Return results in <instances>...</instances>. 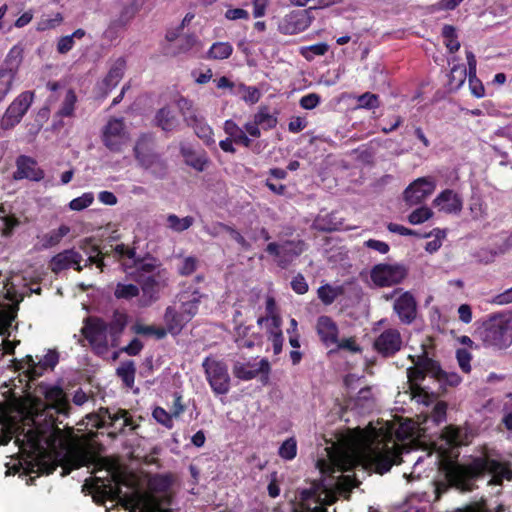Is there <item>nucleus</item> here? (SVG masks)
I'll return each mask as SVG.
<instances>
[{
	"instance_id": "nucleus-3",
	"label": "nucleus",
	"mask_w": 512,
	"mask_h": 512,
	"mask_svg": "<svg viewBox=\"0 0 512 512\" xmlns=\"http://www.w3.org/2000/svg\"><path fill=\"white\" fill-rule=\"evenodd\" d=\"M309 487L299 489L293 512H328L326 506L332 505L337 498L328 488L323 477L307 481Z\"/></svg>"
},
{
	"instance_id": "nucleus-20",
	"label": "nucleus",
	"mask_w": 512,
	"mask_h": 512,
	"mask_svg": "<svg viewBox=\"0 0 512 512\" xmlns=\"http://www.w3.org/2000/svg\"><path fill=\"white\" fill-rule=\"evenodd\" d=\"M42 393L48 403L46 406L47 412L53 410L58 415H69L71 405L62 387L58 385L46 386Z\"/></svg>"
},
{
	"instance_id": "nucleus-64",
	"label": "nucleus",
	"mask_w": 512,
	"mask_h": 512,
	"mask_svg": "<svg viewBox=\"0 0 512 512\" xmlns=\"http://www.w3.org/2000/svg\"><path fill=\"white\" fill-rule=\"evenodd\" d=\"M321 102V97L317 93H309L301 97L299 104L303 109L312 110Z\"/></svg>"
},
{
	"instance_id": "nucleus-47",
	"label": "nucleus",
	"mask_w": 512,
	"mask_h": 512,
	"mask_svg": "<svg viewBox=\"0 0 512 512\" xmlns=\"http://www.w3.org/2000/svg\"><path fill=\"white\" fill-rule=\"evenodd\" d=\"M133 331L143 336H154L158 340L164 339L167 336V330L164 327L155 325L135 324Z\"/></svg>"
},
{
	"instance_id": "nucleus-42",
	"label": "nucleus",
	"mask_w": 512,
	"mask_h": 512,
	"mask_svg": "<svg viewBox=\"0 0 512 512\" xmlns=\"http://www.w3.org/2000/svg\"><path fill=\"white\" fill-rule=\"evenodd\" d=\"M416 363L419 365L425 375L430 374L436 380L438 375L442 374V368L440 367V364L432 358H429L426 352H424L421 356H418Z\"/></svg>"
},
{
	"instance_id": "nucleus-18",
	"label": "nucleus",
	"mask_w": 512,
	"mask_h": 512,
	"mask_svg": "<svg viewBox=\"0 0 512 512\" xmlns=\"http://www.w3.org/2000/svg\"><path fill=\"white\" fill-rule=\"evenodd\" d=\"M16 170L13 172V179L16 181L29 180L31 182H40L45 177L44 170L38 165V162L31 156L19 155L16 158Z\"/></svg>"
},
{
	"instance_id": "nucleus-45",
	"label": "nucleus",
	"mask_w": 512,
	"mask_h": 512,
	"mask_svg": "<svg viewBox=\"0 0 512 512\" xmlns=\"http://www.w3.org/2000/svg\"><path fill=\"white\" fill-rule=\"evenodd\" d=\"M193 223L194 218L192 216H186L183 218H179L175 214H169L167 216V227L174 232L181 233L189 229Z\"/></svg>"
},
{
	"instance_id": "nucleus-28",
	"label": "nucleus",
	"mask_w": 512,
	"mask_h": 512,
	"mask_svg": "<svg viewBox=\"0 0 512 512\" xmlns=\"http://www.w3.org/2000/svg\"><path fill=\"white\" fill-rule=\"evenodd\" d=\"M253 326L239 323L234 328V342L239 349H252L261 336L252 331Z\"/></svg>"
},
{
	"instance_id": "nucleus-46",
	"label": "nucleus",
	"mask_w": 512,
	"mask_h": 512,
	"mask_svg": "<svg viewBox=\"0 0 512 512\" xmlns=\"http://www.w3.org/2000/svg\"><path fill=\"white\" fill-rule=\"evenodd\" d=\"M20 224V219L14 213L11 215H0V230L3 237H11Z\"/></svg>"
},
{
	"instance_id": "nucleus-55",
	"label": "nucleus",
	"mask_w": 512,
	"mask_h": 512,
	"mask_svg": "<svg viewBox=\"0 0 512 512\" xmlns=\"http://www.w3.org/2000/svg\"><path fill=\"white\" fill-rule=\"evenodd\" d=\"M407 377H408L409 383L411 384V389L413 391L421 390V387L419 386V382L423 381L425 379L426 375L423 373L422 369L419 367V365L416 362L413 367H409L407 369Z\"/></svg>"
},
{
	"instance_id": "nucleus-59",
	"label": "nucleus",
	"mask_w": 512,
	"mask_h": 512,
	"mask_svg": "<svg viewBox=\"0 0 512 512\" xmlns=\"http://www.w3.org/2000/svg\"><path fill=\"white\" fill-rule=\"evenodd\" d=\"M15 77L12 73L0 69V102L11 90Z\"/></svg>"
},
{
	"instance_id": "nucleus-60",
	"label": "nucleus",
	"mask_w": 512,
	"mask_h": 512,
	"mask_svg": "<svg viewBox=\"0 0 512 512\" xmlns=\"http://www.w3.org/2000/svg\"><path fill=\"white\" fill-rule=\"evenodd\" d=\"M199 260L194 256L185 257L178 266V274L181 276H189L198 268Z\"/></svg>"
},
{
	"instance_id": "nucleus-53",
	"label": "nucleus",
	"mask_w": 512,
	"mask_h": 512,
	"mask_svg": "<svg viewBox=\"0 0 512 512\" xmlns=\"http://www.w3.org/2000/svg\"><path fill=\"white\" fill-rule=\"evenodd\" d=\"M153 418L161 425H163L167 429H172L174 427L172 412H167L164 408L157 406L152 411Z\"/></svg>"
},
{
	"instance_id": "nucleus-31",
	"label": "nucleus",
	"mask_w": 512,
	"mask_h": 512,
	"mask_svg": "<svg viewBox=\"0 0 512 512\" xmlns=\"http://www.w3.org/2000/svg\"><path fill=\"white\" fill-rule=\"evenodd\" d=\"M126 68V61L123 57L118 58L111 68L109 69L107 75L102 81L103 86L105 87V93L107 94L113 88H115L121 79L124 76V71Z\"/></svg>"
},
{
	"instance_id": "nucleus-39",
	"label": "nucleus",
	"mask_w": 512,
	"mask_h": 512,
	"mask_svg": "<svg viewBox=\"0 0 512 512\" xmlns=\"http://www.w3.org/2000/svg\"><path fill=\"white\" fill-rule=\"evenodd\" d=\"M253 118L256 123H258L260 128L266 131L275 128L278 123L277 116L271 114L269 107L266 105L260 106L257 113L254 114Z\"/></svg>"
},
{
	"instance_id": "nucleus-40",
	"label": "nucleus",
	"mask_w": 512,
	"mask_h": 512,
	"mask_svg": "<svg viewBox=\"0 0 512 512\" xmlns=\"http://www.w3.org/2000/svg\"><path fill=\"white\" fill-rule=\"evenodd\" d=\"M77 103V96L73 89H68L65 97L61 103V106L57 113L56 117L64 118V117H73L74 111Z\"/></svg>"
},
{
	"instance_id": "nucleus-33",
	"label": "nucleus",
	"mask_w": 512,
	"mask_h": 512,
	"mask_svg": "<svg viewBox=\"0 0 512 512\" xmlns=\"http://www.w3.org/2000/svg\"><path fill=\"white\" fill-rule=\"evenodd\" d=\"M282 319L279 315H272L271 326L268 329V340L272 343L273 352L279 355L283 349L284 337L281 330Z\"/></svg>"
},
{
	"instance_id": "nucleus-2",
	"label": "nucleus",
	"mask_w": 512,
	"mask_h": 512,
	"mask_svg": "<svg viewBox=\"0 0 512 512\" xmlns=\"http://www.w3.org/2000/svg\"><path fill=\"white\" fill-rule=\"evenodd\" d=\"M484 347L504 350L512 345V313H493L478 328Z\"/></svg>"
},
{
	"instance_id": "nucleus-22",
	"label": "nucleus",
	"mask_w": 512,
	"mask_h": 512,
	"mask_svg": "<svg viewBox=\"0 0 512 512\" xmlns=\"http://www.w3.org/2000/svg\"><path fill=\"white\" fill-rule=\"evenodd\" d=\"M138 12V6L135 3H130L121 9L119 16L110 21L104 36L109 40H114L118 37L119 32L124 30L132 21Z\"/></svg>"
},
{
	"instance_id": "nucleus-12",
	"label": "nucleus",
	"mask_w": 512,
	"mask_h": 512,
	"mask_svg": "<svg viewBox=\"0 0 512 512\" xmlns=\"http://www.w3.org/2000/svg\"><path fill=\"white\" fill-rule=\"evenodd\" d=\"M408 271L403 264L380 263L372 267L370 278L378 287H390L401 283Z\"/></svg>"
},
{
	"instance_id": "nucleus-41",
	"label": "nucleus",
	"mask_w": 512,
	"mask_h": 512,
	"mask_svg": "<svg viewBox=\"0 0 512 512\" xmlns=\"http://www.w3.org/2000/svg\"><path fill=\"white\" fill-rule=\"evenodd\" d=\"M134 506L140 508L141 512H170L169 509H163L153 498L136 495L130 499Z\"/></svg>"
},
{
	"instance_id": "nucleus-23",
	"label": "nucleus",
	"mask_w": 512,
	"mask_h": 512,
	"mask_svg": "<svg viewBox=\"0 0 512 512\" xmlns=\"http://www.w3.org/2000/svg\"><path fill=\"white\" fill-rule=\"evenodd\" d=\"M393 309L401 323L411 324L417 315V303L410 292H404L394 302Z\"/></svg>"
},
{
	"instance_id": "nucleus-9",
	"label": "nucleus",
	"mask_w": 512,
	"mask_h": 512,
	"mask_svg": "<svg viewBox=\"0 0 512 512\" xmlns=\"http://www.w3.org/2000/svg\"><path fill=\"white\" fill-rule=\"evenodd\" d=\"M308 248L302 239L285 240L282 243L271 242L265 251L275 258L276 264L281 269H287Z\"/></svg>"
},
{
	"instance_id": "nucleus-36",
	"label": "nucleus",
	"mask_w": 512,
	"mask_h": 512,
	"mask_svg": "<svg viewBox=\"0 0 512 512\" xmlns=\"http://www.w3.org/2000/svg\"><path fill=\"white\" fill-rule=\"evenodd\" d=\"M155 121L156 125L166 132L174 131L178 126L175 114L168 107H163L157 111Z\"/></svg>"
},
{
	"instance_id": "nucleus-24",
	"label": "nucleus",
	"mask_w": 512,
	"mask_h": 512,
	"mask_svg": "<svg viewBox=\"0 0 512 512\" xmlns=\"http://www.w3.org/2000/svg\"><path fill=\"white\" fill-rule=\"evenodd\" d=\"M316 331L324 346L330 347L338 343L339 329L331 317L326 315L318 317Z\"/></svg>"
},
{
	"instance_id": "nucleus-7",
	"label": "nucleus",
	"mask_w": 512,
	"mask_h": 512,
	"mask_svg": "<svg viewBox=\"0 0 512 512\" xmlns=\"http://www.w3.org/2000/svg\"><path fill=\"white\" fill-rule=\"evenodd\" d=\"M99 424L98 428L109 427L113 429L110 435H126L136 432L140 427L138 420L134 419L132 414L122 408L112 411L110 408H100L99 410Z\"/></svg>"
},
{
	"instance_id": "nucleus-38",
	"label": "nucleus",
	"mask_w": 512,
	"mask_h": 512,
	"mask_svg": "<svg viewBox=\"0 0 512 512\" xmlns=\"http://www.w3.org/2000/svg\"><path fill=\"white\" fill-rule=\"evenodd\" d=\"M69 232L70 228L67 225H61L58 229L51 230L44 234L41 238L42 248L49 249L58 245Z\"/></svg>"
},
{
	"instance_id": "nucleus-25",
	"label": "nucleus",
	"mask_w": 512,
	"mask_h": 512,
	"mask_svg": "<svg viewBox=\"0 0 512 512\" xmlns=\"http://www.w3.org/2000/svg\"><path fill=\"white\" fill-rule=\"evenodd\" d=\"M433 205L447 214H458L462 211L463 201L458 193L445 189L433 200Z\"/></svg>"
},
{
	"instance_id": "nucleus-57",
	"label": "nucleus",
	"mask_w": 512,
	"mask_h": 512,
	"mask_svg": "<svg viewBox=\"0 0 512 512\" xmlns=\"http://www.w3.org/2000/svg\"><path fill=\"white\" fill-rule=\"evenodd\" d=\"M94 201V195L92 192L83 193L81 196L72 199L69 202V208L73 211H81L89 207Z\"/></svg>"
},
{
	"instance_id": "nucleus-17",
	"label": "nucleus",
	"mask_w": 512,
	"mask_h": 512,
	"mask_svg": "<svg viewBox=\"0 0 512 512\" xmlns=\"http://www.w3.org/2000/svg\"><path fill=\"white\" fill-rule=\"evenodd\" d=\"M402 346V336L396 328L385 329L373 342V349L384 358L395 356L402 349Z\"/></svg>"
},
{
	"instance_id": "nucleus-34",
	"label": "nucleus",
	"mask_w": 512,
	"mask_h": 512,
	"mask_svg": "<svg viewBox=\"0 0 512 512\" xmlns=\"http://www.w3.org/2000/svg\"><path fill=\"white\" fill-rule=\"evenodd\" d=\"M24 48L21 44L14 45L7 53L4 60V67L1 70L17 75L19 67L23 60Z\"/></svg>"
},
{
	"instance_id": "nucleus-43",
	"label": "nucleus",
	"mask_w": 512,
	"mask_h": 512,
	"mask_svg": "<svg viewBox=\"0 0 512 512\" xmlns=\"http://www.w3.org/2000/svg\"><path fill=\"white\" fill-rule=\"evenodd\" d=\"M136 368L133 361L122 363L116 370L117 376L127 388H132L135 381Z\"/></svg>"
},
{
	"instance_id": "nucleus-1",
	"label": "nucleus",
	"mask_w": 512,
	"mask_h": 512,
	"mask_svg": "<svg viewBox=\"0 0 512 512\" xmlns=\"http://www.w3.org/2000/svg\"><path fill=\"white\" fill-rule=\"evenodd\" d=\"M491 474L490 485L500 486L503 480H512V470L508 462L490 458L487 455L475 457L468 464L450 463L445 468V475L448 482L462 491H471L474 487L473 481Z\"/></svg>"
},
{
	"instance_id": "nucleus-14",
	"label": "nucleus",
	"mask_w": 512,
	"mask_h": 512,
	"mask_svg": "<svg viewBox=\"0 0 512 512\" xmlns=\"http://www.w3.org/2000/svg\"><path fill=\"white\" fill-rule=\"evenodd\" d=\"M107 323L100 317L89 316L84 321L81 333L91 347L97 351H104L108 347Z\"/></svg>"
},
{
	"instance_id": "nucleus-19",
	"label": "nucleus",
	"mask_w": 512,
	"mask_h": 512,
	"mask_svg": "<svg viewBox=\"0 0 512 512\" xmlns=\"http://www.w3.org/2000/svg\"><path fill=\"white\" fill-rule=\"evenodd\" d=\"M436 188L432 177H421L413 181L404 191V199L410 205H417L430 196Z\"/></svg>"
},
{
	"instance_id": "nucleus-11",
	"label": "nucleus",
	"mask_w": 512,
	"mask_h": 512,
	"mask_svg": "<svg viewBox=\"0 0 512 512\" xmlns=\"http://www.w3.org/2000/svg\"><path fill=\"white\" fill-rule=\"evenodd\" d=\"M122 269L135 282L155 275L157 270H165L157 258L149 254L141 257L137 255L136 251L134 258H127V261L122 262Z\"/></svg>"
},
{
	"instance_id": "nucleus-6",
	"label": "nucleus",
	"mask_w": 512,
	"mask_h": 512,
	"mask_svg": "<svg viewBox=\"0 0 512 512\" xmlns=\"http://www.w3.org/2000/svg\"><path fill=\"white\" fill-rule=\"evenodd\" d=\"M134 156L138 164L145 170H149L156 178L166 176L168 165L160 154L153 150L152 142L146 135H142L134 146Z\"/></svg>"
},
{
	"instance_id": "nucleus-37",
	"label": "nucleus",
	"mask_w": 512,
	"mask_h": 512,
	"mask_svg": "<svg viewBox=\"0 0 512 512\" xmlns=\"http://www.w3.org/2000/svg\"><path fill=\"white\" fill-rule=\"evenodd\" d=\"M128 323V316L125 312H121L119 310H115L113 312L112 319L108 325L107 332L111 336L113 340L118 339L123 331L125 330Z\"/></svg>"
},
{
	"instance_id": "nucleus-48",
	"label": "nucleus",
	"mask_w": 512,
	"mask_h": 512,
	"mask_svg": "<svg viewBox=\"0 0 512 512\" xmlns=\"http://www.w3.org/2000/svg\"><path fill=\"white\" fill-rule=\"evenodd\" d=\"M317 294L325 305H331L342 294V288L325 284L318 288Z\"/></svg>"
},
{
	"instance_id": "nucleus-8",
	"label": "nucleus",
	"mask_w": 512,
	"mask_h": 512,
	"mask_svg": "<svg viewBox=\"0 0 512 512\" xmlns=\"http://www.w3.org/2000/svg\"><path fill=\"white\" fill-rule=\"evenodd\" d=\"M202 368L205 378L215 395H225L229 392L231 378L228 366L223 360L209 355L204 358Z\"/></svg>"
},
{
	"instance_id": "nucleus-49",
	"label": "nucleus",
	"mask_w": 512,
	"mask_h": 512,
	"mask_svg": "<svg viewBox=\"0 0 512 512\" xmlns=\"http://www.w3.org/2000/svg\"><path fill=\"white\" fill-rule=\"evenodd\" d=\"M140 289L135 284H123V283H117L115 290H114V296L116 299H124V300H131L137 296H139Z\"/></svg>"
},
{
	"instance_id": "nucleus-30",
	"label": "nucleus",
	"mask_w": 512,
	"mask_h": 512,
	"mask_svg": "<svg viewBox=\"0 0 512 512\" xmlns=\"http://www.w3.org/2000/svg\"><path fill=\"white\" fill-rule=\"evenodd\" d=\"M101 259L105 262L106 259L113 257L115 262L127 261V258L135 257V247H129L124 243L117 245H103L101 246Z\"/></svg>"
},
{
	"instance_id": "nucleus-16",
	"label": "nucleus",
	"mask_w": 512,
	"mask_h": 512,
	"mask_svg": "<svg viewBox=\"0 0 512 512\" xmlns=\"http://www.w3.org/2000/svg\"><path fill=\"white\" fill-rule=\"evenodd\" d=\"M233 375L242 381H249L260 375L261 382L267 384L271 366L266 358L261 359L258 363L251 362H235L233 365Z\"/></svg>"
},
{
	"instance_id": "nucleus-44",
	"label": "nucleus",
	"mask_w": 512,
	"mask_h": 512,
	"mask_svg": "<svg viewBox=\"0 0 512 512\" xmlns=\"http://www.w3.org/2000/svg\"><path fill=\"white\" fill-rule=\"evenodd\" d=\"M233 46L229 42H215L210 47L207 57L209 59L223 60L231 56Z\"/></svg>"
},
{
	"instance_id": "nucleus-63",
	"label": "nucleus",
	"mask_w": 512,
	"mask_h": 512,
	"mask_svg": "<svg viewBox=\"0 0 512 512\" xmlns=\"http://www.w3.org/2000/svg\"><path fill=\"white\" fill-rule=\"evenodd\" d=\"M103 144L112 152H120L125 143V137H114L110 135H102Z\"/></svg>"
},
{
	"instance_id": "nucleus-61",
	"label": "nucleus",
	"mask_w": 512,
	"mask_h": 512,
	"mask_svg": "<svg viewBox=\"0 0 512 512\" xmlns=\"http://www.w3.org/2000/svg\"><path fill=\"white\" fill-rule=\"evenodd\" d=\"M190 127H192L196 133V135L205 140L208 141L211 139L213 135V131L211 127L205 122L204 118L201 116L197 122L192 124Z\"/></svg>"
},
{
	"instance_id": "nucleus-54",
	"label": "nucleus",
	"mask_w": 512,
	"mask_h": 512,
	"mask_svg": "<svg viewBox=\"0 0 512 512\" xmlns=\"http://www.w3.org/2000/svg\"><path fill=\"white\" fill-rule=\"evenodd\" d=\"M432 216H433V211L426 206H422V207L415 209L414 211H412L409 214L408 221L412 225H417V224H421V223L427 221Z\"/></svg>"
},
{
	"instance_id": "nucleus-50",
	"label": "nucleus",
	"mask_w": 512,
	"mask_h": 512,
	"mask_svg": "<svg viewBox=\"0 0 512 512\" xmlns=\"http://www.w3.org/2000/svg\"><path fill=\"white\" fill-rule=\"evenodd\" d=\"M279 456L284 460H293L297 455V442L291 437L286 439L278 450Z\"/></svg>"
},
{
	"instance_id": "nucleus-32",
	"label": "nucleus",
	"mask_w": 512,
	"mask_h": 512,
	"mask_svg": "<svg viewBox=\"0 0 512 512\" xmlns=\"http://www.w3.org/2000/svg\"><path fill=\"white\" fill-rule=\"evenodd\" d=\"M203 296L204 295L197 289L191 293L184 292L181 294V311L184 312L187 318H190V320H192V318L197 315Z\"/></svg>"
},
{
	"instance_id": "nucleus-26",
	"label": "nucleus",
	"mask_w": 512,
	"mask_h": 512,
	"mask_svg": "<svg viewBox=\"0 0 512 512\" xmlns=\"http://www.w3.org/2000/svg\"><path fill=\"white\" fill-rule=\"evenodd\" d=\"M163 321L165 323V330L167 334L172 336L179 335L184 327L190 322V318H187L184 312L178 311L174 306H168L165 309L163 315Z\"/></svg>"
},
{
	"instance_id": "nucleus-52",
	"label": "nucleus",
	"mask_w": 512,
	"mask_h": 512,
	"mask_svg": "<svg viewBox=\"0 0 512 512\" xmlns=\"http://www.w3.org/2000/svg\"><path fill=\"white\" fill-rule=\"evenodd\" d=\"M171 484V477L164 474H156L149 480L150 488L157 492H166L170 488Z\"/></svg>"
},
{
	"instance_id": "nucleus-29",
	"label": "nucleus",
	"mask_w": 512,
	"mask_h": 512,
	"mask_svg": "<svg viewBox=\"0 0 512 512\" xmlns=\"http://www.w3.org/2000/svg\"><path fill=\"white\" fill-rule=\"evenodd\" d=\"M180 153L184 158L185 164L198 172H203L209 164V159L205 151L198 153L191 146L181 144Z\"/></svg>"
},
{
	"instance_id": "nucleus-10",
	"label": "nucleus",
	"mask_w": 512,
	"mask_h": 512,
	"mask_svg": "<svg viewBox=\"0 0 512 512\" xmlns=\"http://www.w3.org/2000/svg\"><path fill=\"white\" fill-rule=\"evenodd\" d=\"M58 362L59 353L55 349H49L38 362L31 355H26L21 360H14V366L15 370H23L30 380H35L42 376L46 370H53Z\"/></svg>"
},
{
	"instance_id": "nucleus-58",
	"label": "nucleus",
	"mask_w": 512,
	"mask_h": 512,
	"mask_svg": "<svg viewBox=\"0 0 512 512\" xmlns=\"http://www.w3.org/2000/svg\"><path fill=\"white\" fill-rule=\"evenodd\" d=\"M359 108L375 109L380 106V99L377 94L365 92L357 98Z\"/></svg>"
},
{
	"instance_id": "nucleus-51",
	"label": "nucleus",
	"mask_w": 512,
	"mask_h": 512,
	"mask_svg": "<svg viewBox=\"0 0 512 512\" xmlns=\"http://www.w3.org/2000/svg\"><path fill=\"white\" fill-rule=\"evenodd\" d=\"M125 125L122 119L113 118L108 121L103 129L102 135H110L114 137H125Z\"/></svg>"
},
{
	"instance_id": "nucleus-21",
	"label": "nucleus",
	"mask_w": 512,
	"mask_h": 512,
	"mask_svg": "<svg viewBox=\"0 0 512 512\" xmlns=\"http://www.w3.org/2000/svg\"><path fill=\"white\" fill-rule=\"evenodd\" d=\"M81 260L82 256L80 253L74 249H67L54 255L50 260L49 267L55 274H59L71 266H73L77 272H81L83 270Z\"/></svg>"
},
{
	"instance_id": "nucleus-15",
	"label": "nucleus",
	"mask_w": 512,
	"mask_h": 512,
	"mask_svg": "<svg viewBox=\"0 0 512 512\" xmlns=\"http://www.w3.org/2000/svg\"><path fill=\"white\" fill-rule=\"evenodd\" d=\"M167 271L157 270L155 275H150L145 279H139L137 283L140 285L142 297L140 305L143 307L150 306L160 298V292L167 286Z\"/></svg>"
},
{
	"instance_id": "nucleus-27",
	"label": "nucleus",
	"mask_w": 512,
	"mask_h": 512,
	"mask_svg": "<svg viewBox=\"0 0 512 512\" xmlns=\"http://www.w3.org/2000/svg\"><path fill=\"white\" fill-rule=\"evenodd\" d=\"M313 17L309 10H300L290 13L285 19V30L288 34H297L305 31L312 23Z\"/></svg>"
},
{
	"instance_id": "nucleus-35",
	"label": "nucleus",
	"mask_w": 512,
	"mask_h": 512,
	"mask_svg": "<svg viewBox=\"0 0 512 512\" xmlns=\"http://www.w3.org/2000/svg\"><path fill=\"white\" fill-rule=\"evenodd\" d=\"M224 131L229 136L228 138H231L235 144L243 145L246 148L251 146V139L233 120L229 119L224 122Z\"/></svg>"
},
{
	"instance_id": "nucleus-62",
	"label": "nucleus",
	"mask_w": 512,
	"mask_h": 512,
	"mask_svg": "<svg viewBox=\"0 0 512 512\" xmlns=\"http://www.w3.org/2000/svg\"><path fill=\"white\" fill-rule=\"evenodd\" d=\"M456 359L458 365L462 372L470 373L471 372V360L472 354L465 348H459L456 351Z\"/></svg>"
},
{
	"instance_id": "nucleus-4",
	"label": "nucleus",
	"mask_w": 512,
	"mask_h": 512,
	"mask_svg": "<svg viewBox=\"0 0 512 512\" xmlns=\"http://www.w3.org/2000/svg\"><path fill=\"white\" fill-rule=\"evenodd\" d=\"M359 462L365 470L383 475L402 462L401 451L397 446L368 445L359 453Z\"/></svg>"
},
{
	"instance_id": "nucleus-56",
	"label": "nucleus",
	"mask_w": 512,
	"mask_h": 512,
	"mask_svg": "<svg viewBox=\"0 0 512 512\" xmlns=\"http://www.w3.org/2000/svg\"><path fill=\"white\" fill-rule=\"evenodd\" d=\"M467 76V70L464 65H454L450 71L449 82L451 85L459 88L463 85Z\"/></svg>"
},
{
	"instance_id": "nucleus-5",
	"label": "nucleus",
	"mask_w": 512,
	"mask_h": 512,
	"mask_svg": "<svg viewBox=\"0 0 512 512\" xmlns=\"http://www.w3.org/2000/svg\"><path fill=\"white\" fill-rule=\"evenodd\" d=\"M27 425L29 428L25 429V423H13L7 426L8 435L0 440V444L7 445L14 437L15 443L20 449L29 448L37 450L40 448L42 442L46 438L47 430L37 426L35 419L27 418Z\"/></svg>"
},
{
	"instance_id": "nucleus-13",
	"label": "nucleus",
	"mask_w": 512,
	"mask_h": 512,
	"mask_svg": "<svg viewBox=\"0 0 512 512\" xmlns=\"http://www.w3.org/2000/svg\"><path fill=\"white\" fill-rule=\"evenodd\" d=\"M34 99V93L31 91H24L20 93L8 106L4 115L0 120V128L3 130H10L18 125L23 116L30 108Z\"/></svg>"
}]
</instances>
